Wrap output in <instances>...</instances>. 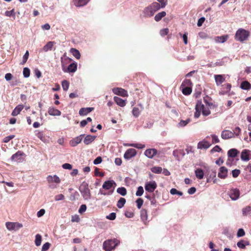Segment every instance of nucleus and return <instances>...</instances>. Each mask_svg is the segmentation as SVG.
Segmentation results:
<instances>
[{"mask_svg": "<svg viewBox=\"0 0 251 251\" xmlns=\"http://www.w3.org/2000/svg\"><path fill=\"white\" fill-rule=\"evenodd\" d=\"M143 193H144V189H143V187L139 186L136 192V195L137 196H141L143 195Z\"/></svg>", "mask_w": 251, "mask_h": 251, "instance_id": "52", "label": "nucleus"}, {"mask_svg": "<svg viewBox=\"0 0 251 251\" xmlns=\"http://www.w3.org/2000/svg\"><path fill=\"white\" fill-rule=\"evenodd\" d=\"M140 217L142 221L145 224H146L147 221L148 220V214L147 210H146L145 209H143L141 210Z\"/></svg>", "mask_w": 251, "mask_h": 251, "instance_id": "28", "label": "nucleus"}, {"mask_svg": "<svg viewBox=\"0 0 251 251\" xmlns=\"http://www.w3.org/2000/svg\"><path fill=\"white\" fill-rule=\"evenodd\" d=\"M192 83L190 79H186L182 83L180 87H191Z\"/></svg>", "mask_w": 251, "mask_h": 251, "instance_id": "42", "label": "nucleus"}, {"mask_svg": "<svg viewBox=\"0 0 251 251\" xmlns=\"http://www.w3.org/2000/svg\"><path fill=\"white\" fill-rule=\"evenodd\" d=\"M54 44V42L50 41L47 43L46 45L43 48V50L44 51L47 52L49 50H51Z\"/></svg>", "mask_w": 251, "mask_h": 251, "instance_id": "31", "label": "nucleus"}, {"mask_svg": "<svg viewBox=\"0 0 251 251\" xmlns=\"http://www.w3.org/2000/svg\"><path fill=\"white\" fill-rule=\"evenodd\" d=\"M210 138V136H207L205 139L202 141L199 142L198 144V148L199 149H207L210 147L211 144L206 140Z\"/></svg>", "mask_w": 251, "mask_h": 251, "instance_id": "9", "label": "nucleus"}, {"mask_svg": "<svg viewBox=\"0 0 251 251\" xmlns=\"http://www.w3.org/2000/svg\"><path fill=\"white\" fill-rule=\"evenodd\" d=\"M214 78L217 85H221L225 80L224 76L221 75H215Z\"/></svg>", "mask_w": 251, "mask_h": 251, "instance_id": "25", "label": "nucleus"}, {"mask_svg": "<svg viewBox=\"0 0 251 251\" xmlns=\"http://www.w3.org/2000/svg\"><path fill=\"white\" fill-rule=\"evenodd\" d=\"M47 181L49 183L54 182L57 184H59L60 182L59 177L56 175H54L53 176H49L47 177Z\"/></svg>", "mask_w": 251, "mask_h": 251, "instance_id": "18", "label": "nucleus"}, {"mask_svg": "<svg viewBox=\"0 0 251 251\" xmlns=\"http://www.w3.org/2000/svg\"><path fill=\"white\" fill-rule=\"evenodd\" d=\"M24 155L25 153L23 151H19L11 156V160L13 161L21 162L24 160L23 156Z\"/></svg>", "mask_w": 251, "mask_h": 251, "instance_id": "7", "label": "nucleus"}, {"mask_svg": "<svg viewBox=\"0 0 251 251\" xmlns=\"http://www.w3.org/2000/svg\"><path fill=\"white\" fill-rule=\"evenodd\" d=\"M50 244L48 242L45 243L42 246V251H46L48 250L50 248Z\"/></svg>", "mask_w": 251, "mask_h": 251, "instance_id": "62", "label": "nucleus"}, {"mask_svg": "<svg viewBox=\"0 0 251 251\" xmlns=\"http://www.w3.org/2000/svg\"><path fill=\"white\" fill-rule=\"evenodd\" d=\"M190 121L191 120L190 119H188L186 120H181L180 121L179 125L181 126H186L190 122Z\"/></svg>", "mask_w": 251, "mask_h": 251, "instance_id": "54", "label": "nucleus"}, {"mask_svg": "<svg viewBox=\"0 0 251 251\" xmlns=\"http://www.w3.org/2000/svg\"><path fill=\"white\" fill-rule=\"evenodd\" d=\"M93 110V107L81 108L79 111V114L80 116H85Z\"/></svg>", "mask_w": 251, "mask_h": 251, "instance_id": "22", "label": "nucleus"}, {"mask_svg": "<svg viewBox=\"0 0 251 251\" xmlns=\"http://www.w3.org/2000/svg\"><path fill=\"white\" fill-rule=\"evenodd\" d=\"M30 74V70L28 68H25L23 70V75L25 77H28Z\"/></svg>", "mask_w": 251, "mask_h": 251, "instance_id": "49", "label": "nucleus"}, {"mask_svg": "<svg viewBox=\"0 0 251 251\" xmlns=\"http://www.w3.org/2000/svg\"><path fill=\"white\" fill-rule=\"evenodd\" d=\"M144 154L147 157L151 159L155 155L160 154V152L155 149H148L145 151Z\"/></svg>", "mask_w": 251, "mask_h": 251, "instance_id": "8", "label": "nucleus"}, {"mask_svg": "<svg viewBox=\"0 0 251 251\" xmlns=\"http://www.w3.org/2000/svg\"><path fill=\"white\" fill-rule=\"evenodd\" d=\"M249 244V242L241 240L237 243V246L240 249H244L246 248V246Z\"/></svg>", "mask_w": 251, "mask_h": 251, "instance_id": "32", "label": "nucleus"}, {"mask_svg": "<svg viewBox=\"0 0 251 251\" xmlns=\"http://www.w3.org/2000/svg\"><path fill=\"white\" fill-rule=\"evenodd\" d=\"M151 171L152 172L155 174H160L162 169L160 167H154L151 168Z\"/></svg>", "mask_w": 251, "mask_h": 251, "instance_id": "46", "label": "nucleus"}, {"mask_svg": "<svg viewBox=\"0 0 251 251\" xmlns=\"http://www.w3.org/2000/svg\"><path fill=\"white\" fill-rule=\"evenodd\" d=\"M239 152L235 149H232L229 150L227 152V154L229 157H235L237 156Z\"/></svg>", "mask_w": 251, "mask_h": 251, "instance_id": "34", "label": "nucleus"}, {"mask_svg": "<svg viewBox=\"0 0 251 251\" xmlns=\"http://www.w3.org/2000/svg\"><path fill=\"white\" fill-rule=\"evenodd\" d=\"M129 146L134 147L139 149H142L145 148V145L144 144H142L140 143H133L130 144Z\"/></svg>", "mask_w": 251, "mask_h": 251, "instance_id": "45", "label": "nucleus"}, {"mask_svg": "<svg viewBox=\"0 0 251 251\" xmlns=\"http://www.w3.org/2000/svg\"><path fill=\"white\" fill-rule=\"evenodd\" d=\"M228 38V35H225L221 36H216L215 37V41L217 43H223L225 42Z\"/></svg>", "mask_w": 251, "mask_h": 251, "instance_id": "27", "label": "nucleus"}, {"mask_svg": "<svg viewBox=\"0 0 251 251\" xmlns=\"http://www.w3.org/2000/svg\"><path fill=\"white\" fill-rule=\"evenodd\" d=\"M114 100L115 102L120 106L124 107L126 104V102L125 100H123L122 99L118 97H114Z\"/></svg>", "mask_w": 251, "mask_h": 251, "instance_id": "26", "label": "nucleus"}, {"mask_svg": "<svg viewBox=\"0 0 251 251\" xmlns=\"http://www.w3.org/2000/svg\"><path fill=\"white\" fill-rule=\"evenodd\" d=\"M221 150V148L219 146L216 145L211 150V152H220Z\"/></svg>", "mask_w": 251, "mask_h": 251, "instance_id": "64", "label": "nucleus"}, {"mask_svg": "<svg viewBox=\"0 0 251 251\" xmlns=\"http://www.w3.org/2000/svg\"><path fill=\"white\" fill-rule=\"evenodd\" d=\"M24 105L22 104H19L17 105L14 109L13 110L11 115L13 116H16L18 115L21 111L23 109Z\"/></svg>", "mask_w": 251, "mask_h": 251, "instance_id": "23", "label": "nucleus"}, {"mask_svg": "<svg viewBox=\"0 0 251 251\" xmlns=\"http://www.w3.org/2000/svg\"><path fill=\"white\" fill-rule=\"evenodd\" d=\"M65 199V197L63 194H59L56 195L54 197V200L56 201H59L61 200H63Z\"/></svg>", "mask_w": 251, "mask_h": 251, "instance_id": "61", "label": "nucleus"}, {"mask_svg": "<svg viewBox=\"0 0 251 251\" xmlns=\"http://www.w3.org/2000/svg\"><path fill=\"white\" fill-rule=\"evenodd\" d=\"M28 56H29V52H28V51L27 50L23 56V61H22V62L21 63V64L22 65H24V64H25L26 62L27 59L28 58Z\"/></svg>", "mask_w": 251, "mask_h": 251, "instance_id": "51", "label": "nucleus"}, {"mask_svg": "<svg viewBox=\"0 0 251 251\" xmlns=\"http://www.w3.org/2000/svg\"><path fill=\"white\" fill-rule=\"evenodd\" d=\"M169 30L168 28H163L160 31V34L162 36H165L169 33Z\"/></svg>", "mask_w": 251, "mask_h": 251, "instance_id": "55", "label": "nucleus"}, {"mask_svg": "<svg viewBox=\"0 0 251 251\" xmlns=\"http://www.w3.org/2000/svg\"><path fill=\"white\" fill-rule=\"evenodd\" d=\"M137 154V151L134 149H129L125 152L124 157L126 159H129L135 156Z\"/></svg>", "mask_w": 251, "mask_h": 251, "instance_id": "11", "label": "nucleus"}, {"mask_svg": "<svg viewBox=\"0 0 251 251\" xmlns=\"http://www.w3.org/2000/svg\"><path fill=\"white\" fill-rule=\"evenodd\" d=\"M143 200L141 198H138L136 201V202L137 203V206L138 207V208L139 209H140L141 206H142L143 204Z\"/></svg>", "mask_w": 251, "mask_h": 251, "instance_id": "56", "label": "nucleus"}, {"mask_svg": "<svg viewBox=\"0 0 251 251\" xmlns=\"http://www.w3.org/2000/svg\"><path fill=\"white\" fill-rule=\"evenodd\" d=\"M96 137L91 135H87L83 140V142L85 145H89L94 141Z\"/></svg>", "mask_w": 251, "mask_h": 251, "instance_id": "24", "label": "nucleus"}, {"mask_svg": "<svg viewBox=\"0 0 251 251\" xmlns=\"http://www.w3.org/2000/svg\"><path fill=\"white\" fill-rule=\"evenodd\" d=\"M89 0H73L74 4L77 7L83 6L86 5Z\"/></svg>", "mask_w": 251, "mask_h": 251, "instance_id": "29", "label": "nucleus"}, {"mask_svg": "<svg viewBox=\"0 0 251 251\" xmlns=\"http://www.w3.org/2000/svg\"><path fill=\"white\" fill-rule=\"evenodd\" d=\"M126 200L124 198H121L118 201L117 206L119 208H122L126 203Z\"/></svg>", "mask_w": 251, "mask_h": 251, "instance_id": "41", "label": "nucleus"}, {"mask_svg": "<svg viewBox=\"0 0 251 251\" xmlns=\"http://www.w3.org/2000/svg\"><path fill=\"white\" fill-rule=\"evenodd\" d=\"M79 190L85 200H87L91 198V193L87 183L83 182L80 185Z\"/></svg>", "mask_w": 251, "mask_h": 251, "instance_id": "5", "label": "nucleus"}, {"mask_svg": "<svg viewBox=\"0 0 251 251\" xmlns=\"http://www.w3.org/2000/svg\"><path fill=\"white\" fill-rule=\"evenodd\" d=\"M195 175L198 179H201L203 177L204 173L202 169H198L195 171Z\"/></svg>", "mask_w": 251, "mask_h": 251, "instance_id": "36", "label": "nucleus"}, {"mask_svg": "<svg viewBox=\"0 0 251 251\" xmlns=\"http://www.w3.org/2000/svg\"><path fill=\"white\" fill-rule=\"evenodd\" d=\"M170 193L172 195L177 194L179 196H182L183 195V193L181 192L178 191L175 188L171 189L170 190Z\"/></svg>", "mask_w": 251, "mask_h": 251, "instance_id": "53", "label": "nucleus"}, {"mask_svg": "<svg viewBox=\"0 0 251 251\" xmlns=\"http://www.w3.org/2000/svg\"><path fill=\"white\" fill-rule=\"evenodd\" d=\"M240 174V170L238 169H235L232 171V176L234 178L237 177Z\"/></svg>", "mask_w": 251, "mask_h": 251, "instance_id": "59", "label": "nucleus"}, {"mask_svg": "<svg viewBox=\"0 0 251 251\" xmlns=\"http://www.w3.org/2000/svg\"><path fill=\"white\" fill-rule=\"evenodd\" d=\"M161 7L160 3L157 2H154L151 5L146 7L144 10V14L145 16L147 17H151L152 16L155 12L159 10Z\"/></svg>", "mask_w": 251, "mask_h": 251, "instance_id": "2", "label": "nucleus"}, {"mask_svg": "<svg viewBox=\"0 0 251 251\" xmlns=\"http://www.w3.org/2000/svg\"><path fill=\"white\" fill-rule=\"evenodd\" d=\"M212 138V143L216 144L220 142V140L218 137V136L215 134H211L210 136Z\"/></svg>", "mask_w": 251, "mask_h": 251, "instance_id": "48", "label": "nucleus"}, {"mask_svg": "<svg viewBox=\"0 0 251 251\" xmlns=\"http://www.w3.org/2000/svg\"><path fill=\"white\" fill-rule=\"evenodd\" d=\"M116 217V214L114 212L111 213L109 215L106 216V219L110 220H114L115 219Z\"/></svg>", "mask_w": 251, "mask_h": 251, "instance_id": "60", "label": "nucleus"}, {"mask_svg": "<svg viewBox=\"0 0 251 251\" xmlns=\"http://www.w3.org/2000/svg\"><path fill=\"white\" fill-rule=\"evenodd\" d=\"M14 137H15L14 135H11L5 137V138H4V139L3 140V142L5 143H8L10 141V140L13 139Z\"/></svg>", "mask_w": 251, "mask_h": 251, "instance_id": "58", "label": "nucleus"}, {"mask_svg": "<svg viewBox=\"0 0 251 251\" xmlns=\"http://www.w3.org/2000/svg\"><path fill=\"white\" fill-rule=\"evenodd\" d=\"M5 15L7 17H15V13L14 12V9H12L10 11H6L5 12Z\"/></svg>", "mask_w": 251, "mask_h": 251, "instance_id": "50", "label": "nucleus"}, {"mask_svg": "<svg viewBox=\"0 0 251 251\" xmlns=\"http://www.w3.org/2000/svg\"><path fill=\"white\" fill-rule=\"evenodd\" d=\"M70 51L76 59H78L80 58V53L77 50L74 48H72L70 50Z\"/></svg>", "mask_w": 251, "mask_h": 251, "instance_id": "39", "label": "nucleus"}, {"mask_svg": "<svg viewBox=\"0 0 251 251\" xmlns=\"http://www.w3.org/2000/svg\"><path fill=\"white\" fill-rule=\"evenodd\" d=\"M113 93L117 95L122 97H127V92L125 89L122 88H115L113 89Z\"/></svg>", "mask_w": 251, "mask_h": 251, "instance_id": "15", "label": "nucleus"}, {"mask_svg": "<svg viewBox=\"0 0 251 251\" xmlns=\"http://www.w3.org/2000/svg\"><path fill=\"white\" fill-rule=\"evenodd\" d=\"M42 242V236L40 234H37L35 236V244L36 246L41 245Z\"/></svg>", "mask_w": 251, "mask_h": 251, "instance_id": "43", "label": "nucleus"}, {"mask_svg": "<svg viewBox=\"0 0 251 251\" xmlns=\"http://www.w3.org/2000/svg\"><path fill=\"white\" fill-rule=\"evenodd\" d=\"M249 151L247 150H243L241 154V158L242 160L244 161H248L250 159L249 158Z\"/></svg>", "mask_w": 251, "mask_h": 251, "instance_id": "30", "label": "nucleus"}, {"mask_svg": "<svg viewBox=\"0 0 251 251\" xmlns=\"http://www.w3.org/2000/svg\"><path fill=\"white\" fill-rule=\"evenodd\" d=\"M251 213V206H247L242 209V214L244 216H247Z\"/></svg>", "mask_w": 251, "mask_h": 251, "instance_id": "37", "label": "nucleus"}, {"mask_svg": "<svg viewBox=\"0 0 251 251\" xmlns=\"http://www.w3.org/2000/svg\"><path fill=\"white\" fill-rule=\"evenodd\" d=\"M157 185L155 181L149 182L146 184L145 188L146 191L152 193L156 188Z\"/></svg>", "mask_w": 251, "mask_h": 251, "instance_id": "12", "label": "nucleus"}, {"mask_svg": "<svg viewBox=\"0 0 251 251\" xmlns=\"http://www.w3.org/2000/svg\"><path fill=\"white\" fill-rule=\"evenodd\" d=\"M203 101L206 106L202 104L201 100H198L195 106L196 111L194 114V117L198 118L201 112L202 114L204 116H207L210 114V109L216 108L217 105L213 103L212 98L207 95L203 97Z\"/></svg>", "mask_w": 251, "mask_h": 251, "instance_id": "1", "label": "nucleus"}, {"mask_svg": "<svg viewBox=\"0 0 251 251\" xmlns=\"http://www.w3.org/2000/svg\"><path fill=\"white\" fill-rule=\"evenodd\" d=\"M77 69V64L76 63H72L67 67L64 71L66 73H74Z\"/></svg>", "mask_w": 251, "mask_h": 251, "instance_id": "16", "label": "nucleus"}, {"mask_svg": "<svg viewBox=\"0 0 251 251\" xmlns=\"http://www.w3.org/2000/svg\"><path fill=\"white\" fill-rule=\"evenodd\" d=\"M228 170L224 166L220 168L218 176L222 179H225L227 177Z\"/></svg>", "mask_w": 251, "mask_h": 251, "instance_id": "13", "label": "nucleus"}, {"mask_svg": "<svg viewBox=\"0 0 251 251\" xmlns=\"http://www.w3.org/2000/svg\"><path fill=\"white\" fill-rule=\"evenodd\" d=\"M72 61V59L68 57H65L64 58L61 57V66L62 69L63 71H65V69L67 67V64L70 63Z\"/></svg>", "mask_w": 251, "mask_h": 251, "instance_id": "19", "label": "nucleus"}, {"mask_svg": "<svg viewBox=\"0 0 251 251\" xmlns=\"http://www.w3.org/2000/svg\"><path fill=\"white\" fill-rule=\"evenodd\" d=\"M240 87L244 90H250L251 88V84L248 81H244L241 83Z\"/></svg>", "mask_w": 251, "mask_h": 251, "instance_id": "33", "label": "nucleus"}, {"mask_svg": "<svg viewBox=\"0 0 251 251\" xmlns=\"http://www.w3.org/2000/svg\"><path fill=\"white\" fill-rule=\"evenodd\" d=\"M141 110H140L139 108L134 107L132 110V114L135 118L138 117L140 115Z\"/></svg>", "mask_w": 251, "mask_h": 251, "instance_id": "40", "label": "nucleus"}, {"mask_svg": "<svg viewBox=\"0 0 251 251\" xmlns=\"http://www.w3.org/2000/svg\"><path fill=\"white\" fill-rule=\"evenodd\" d=\"M48 113L51 116H60L61 114L60 111L52 107H49Z\"/></svg>", "mask_w": 251, "mask_h": 251, "instance_id": "21", "label": "nucleus"}, {"mask_svg": "<svg viewBox=\"0 0 251 251\" xmlns=\"http://www.w3.org/2000/svg\"><path fill=\"white\" fill-rule=\"evenodd\" d=\"M117 192L123 196H126L127 193L126 189L124 187L118 188L117 190Z\"/></svg>", "mask_w": 251, "mask_h": 251, "instance_id": "44", "label": "nucleus"}, {"mask_svg": "<svg viewBox=\"0 0 251 251\" xmlns=\"http://www.w3.org/2000/svg\"><path fill=\"white\" fill-rule=\"evenodd\" d=\"M245 232L243 228H240L238 229L237 233V237H242V236H243L244 235H245Z\"/></svg>", "mask_w": 251, "mask_h": 251, "instance_id": "63", "label": "nucleus"}, {"mask_svg": "<svg viewBox=\"0 0 251 251\" xmlns=\"http://www.w3.org/2000/svg\"><path fill=\"white\" fill-rule=\"evenodd\" d=\"M6 228L9 230H17L23 227V225L18 222H10L6 223Z\"/></svg>", "mask_w": 251, "mask_h": 251, "instance_id": "6", "label": "nucleus"}, {"mask_svg": "<svg viewBox=\"0 0 251 251\" xmlns=\"http://www.w3.org/2000/svg\"><path fill=\"white\" fill-rule=\"evenodd\" d=\"M182 88V92L185 95H189L192 92L191 87H183Z\"/></svg>", "mask_w": 251, "mask_h": 251, "instance_id": "38", "label": "nucleus"}, {"mask_svg": "<svg viewBox=\"0 0 251 251\" xmlns=\"http://www.w3.org/2000/svg\"><path fill=\"white\" fill-rule=\"evenodd\" d=\"M83 135H80L79 136H77L73 139L71 140L70 142V144L72 147H75L77 146L78 144H79L82 139V137Z\"/></svg>", "mask_w": 251, "mask_h": 251, "instance_id": "17", "label": "nucleus"}, {"mask_svg": "<svg viewBox=\"0 0 251 251\" xmlns=\"http://www.w3.org/2000/svg\"><path fill=\"white\" fill-rule=\"evenodd\" d=\"M113 185H116V183L113 180H107L104 182L102 188L105 190H109Z\"/></svg>", "mask_w": 251, "mask_h": 251, "instance_id": "20", "label": "nucleus"}, {"mask_svg": "<svg viewBox=\"0 0 251 251\" xmlns=\"http://www.w3.org/2000/svg\"><path fill=\"white\" fill-rule=\"evenodd\" d=\"M234 137V133L228 130H224L221 133V137L225 140Z\"/></svg>", "mask_w": 251, "mask_h": 251, "instance_id": "14", "label": "nucleus"}, {"mask_svg": "<svg viewBox=\"0 0 251 251\" xmlns=\"http://www.w3.org/2000/svg\"><path fill=\"white\" fill-rule=\"evenodd\" d=\"M166 15V13L165 11H162L157 13L154 17V20L156 22L160 21L162 18L165 17Z\"/></svg>", "mask_w": 251, "mask_h": 251, "instance_id": "35", "label": "nucleus"}, {"mask_svg": "<svg viewBox=\"0 0 251 251\" xmlns=\"http://www.w3.org/2000/svg\"><path fill=\"white\" fill-rule=\"evenodd\" d=\"M250 36V31L243 28H239L236 32L234 39L236 41L243 43L247 41Z\"/></svg>", "mask_w": 251, "mask_h": 251, "instance_id": "3", "label": "nucleus"}, {"mask_svg": "<svg viewBox=\"0 0 251 251\" xmlns=\"http://www.w3.org/2000/svg\"><path fill=\"white\" fill-rule=\"evenodd\" d=\"M228 195L232 200H237L240 196V191L238 189H231L228 192Z\"/></svg>", "mask_w": 251, "mask_h": 251, "instance_id": "10", "label": "nucleus"}, {"mask_svg": "<svg viewBox=\"0 0 251 251\" xmlns=\"http://www.w3.org/2000/svg\"><path fill=\"white\" fill-rule=\"evenodd\" d=\"M161 8H164L167 4L168 0H157Z\"/></svg>", "mask_w": 251, "mask_h": 251, "instance_id": "57", "label": "nucleus"}, {"mask_svg": "<svg viewBox=\"0 0 251 251\" xmlns=\"http://www.w3.org/2000/svg\"><path fill=\"white\" fill-rule=\"evenodd\" d=\"M120 243L119 240L116 238L105 240L102 245V249L105 251H111Z\"/></svg>", "mask_w": 251, "mask_h": 251, "instance_id": "4", "label": "nucleus"}, {"mask_svg": "<svg viewBox=\"0 0 251 251\" xmlns=\"http://www.w3.org/2000/svg\"><path fill=\"white\" fill-rule=\"evenodd\" d=\"M62 86L64 91H67L69 87V82L67 80H63L62 82Z\"/></svg>", "mask_w": 251, "mask_h": 251, "instance_id": "47", "label": "nucleus"}]
</instances>
